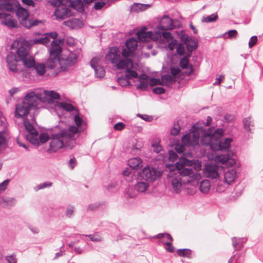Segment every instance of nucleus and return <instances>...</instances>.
<instances>
[{
	"instance_id": "obj_1",
	"label": "nucleus",
	"mask_w": 263,
	"mask_h": 263,
	"mask_svg": "<svg viewBox=\"0 0 263 263\" xmlns=\"http://www.w3.org/2000/svg\"><path fill=\"white\" fill-rule=\"evenodd\" d=\"M202 124H204V121L198 120V139L200 133L201 145L209 148H200L198 158L206 156L209 161H214L225 165L227 168L234 166L236 164V160L233 157V152L230 150L233 139L225 137L224 131L222 128L215 129L213 127H209L205 129L199 126Z\"/></svg>"
},
{
	"instance_id": "obj_2",
	"label": "nucleus",
	"mask_w": 263,
	"mask_h": 263,
	"mask_svg": "<svg viewBox=\"0 0 263 263\" xmlns=\"http://www.w3.org/2000/svg\"><path fill=\"white\" fill-rule=\"evenodd\" d=\"M197 124L193 125L192 129L189 133L184 135L181 142L177 144L175 149L182 156L179 161L175 164L178 171V174L173 177L171 179V184L174 191L178 193L180 192L182 184H187L191 187H187L188 193L193 194L196 192L197 185V172H194L191 168H184V166H191L195 164V160H190L187 158L192 157L191 148L197 145ZM195 170H196L195 168Z\"/></svg>"
},
{
	"instance_id": "obj_3",
	"label": "nucleus",
	"mask_w": 263,
	"mask_h": 263,
	"mask_svg": "<svg viewBox=\"0 0 263 263\" xmlns=\"http://www.w3.org/2000/svg\"><path fill=\"white\" fill-rule=\"evenodd\" d=\"M78 132V127L74 125L64 128L62 124L52 129L50 135L48 153L56 152L65 146L73 148L76 144L75 136Z\"/></svg>"
},
{
	"instance_id": "obj_4",
	"label": "nucleus",
	"mask_w": 263,
	"mask_h": 263,
	"mask_svg": "<svg viewBox=\"0 0 263 263\" xmlns=\"http://www.w3.org/2000/svg\"><path fill=\"white\" fill-rule=\"evenodd\" d=\"M118 51L119 49L117 47L111 48L106 56V60L109 61L117 69L125 70L124 76L119 77L117 81L121 86H127L130 84L129 80L138 77V73L133 69V61L129 59H121Z\"/></svg>"
},
{
	"instance_id": "obj_5",
	"label": "nucleus",
	"mask_w": 263,
	"mask_h": 263,
	"mask_svg": "<svg viewBox=\"0 0 263 263\" xmlns=\"http://www.w3.org/2000/svg\"><path fill=\"white\" fill-rule=\"evenodd\" d=\"M0 10H5L9 12L15 11L21 24L27 28L36 26L40 22L36 20L28 19V11L21 7L20 3L16 1L0 0Z\"/></svg>"
},
{
	"instance_id": "obj_6",
	"label": "nucleus",
	"mask_w": 263,
	"mask_h": 263,
	"mask_svg": "<svg viewBox=\"0 0 263 263\" xmlns=\"http://www.w3.org/2000/svg\"><path fill=\"white\" fill-rule=\"evenodd\" d=\"M40 100H43L42 95H40L36 91L28 92L24 97L23 102L16 105L15 117H23L26 116L24 120L29 116L33 117L31 115H28L29 110L36 107ZM33 117L34 118V116Z\"/></svg>"
},
{
	"instance_id": "obj_7",
	"label": "nucleus",
	"mask_w": 263,
	"mask_h": 263,
	"mask_svg": "<svg viewBox=\"0 0 263 263\" xmlns=\"http://www.w3.org/2000/svg\"><path fill=\"white\" fill-rule=\"evenodd\" d=\"M24 125L28 134L26 135V139L30 143L35 146H39L40 142L44 143L48 140H50V137L47 133H42L39 136L38 132L34 128L36 124L35 118L31 116H28L23 122Z\"/></svg>"
},
{
	"instance_id": "obj_8",
	"label": "nucleus",
	"mask_w": 263,
	"mask_h": 263,
	"mask_svg": "<svg viewBox=\"0 0 263 263\" xmlns=\"http://www.w3.org/2000/svg\"><path fill=\"white\" fill-rule=\"evenodd\" d=\"M179 25L177 20H173L168 15H163L159 24L155 28L156 36L155 38L160 39L162 36L165 39H171L172 34L166 31L172 30Z\"/></svg>"
},
{
	"instance_id": "obj_9",
	"label": "nucleus",
	"mask_w": 263,
	"mask_h": 263,
	"mask_svg": "<svg viewBox=\"0 0 263 263\" xmlns=\"http://www.w3.org/2000/svg\"><path fill=\"white\" fill-rule=\"evenodd\" d=\"M214 161H209L206 163L203 169V174L209 178L215 180L217 182L220 177L221 171L223 170L225 165L219 163H216Z\"/></svg>"
},
{
	"instance_id": "obj_10",
	"label": "nucleus",
	"mask_w": 263,
	"mask_h": 263,
	"mask_svg": "<svg viewBox=\"0 0 263 263\" xmlns=\"http://www.w3.org/2000/svg\"><path fill=\"white\" fill-rule=\"evenodd\" d=\"M30 46L27 40H23L22 41H14L11 45V49H17L16 50V58L20 60H24L25 58L29 56V51Z\"/></svg>"
},
{
	"instance_id": "obj_11",
	"label": "nucleus",
	"mask_w": 263,
	"mask_h": 263,
	"mask_svg": "<svg viewBox=\"0 0 263 263\" xmlns=\"http://www.w3.org/2000/svg\"><path fill=\"white\" fill-rule=\"evenodd\" d=\"M51 4L54 6H58L54 12V15L57 20H64L73 15L71 10L66 6L61 5L62 0H51Z\"/></svg>"
},
{
	"instance_id": "obj_12",
	"label": "nucleus",
	"mask_w": 263,
	"mask_h": 263,
	"mask_svg": "<svg viewBox=\"0 0 263 263\" xmlns=\"http://www.w3.org/2000/svg\"><path fill=\"white\" fill-rule=\"evenodd\" d=\"M139 176L142 179L153 182L160 178L162 172L149 165H147L139 173Z\"/></svg>"
},
{
	"instance_id": "obj_13",
	"label": "nucleus",
	"mask_w": 263,
	"mask_h": 263,
	"mask_svg": "<svg viewBox=\"0 0 263 263\" xmlns=\"http://www.w3.org/2000/svg\"><path fill=\"white\" fill-rule=\"evenodd\" d=\"M78 55L76 53L70 52L68 54H63L58 58V63L62 71H65L72 66L77 61Z\"/></svg>"
},
{
	"instance_id": "obj_14",
	"label": "nucleus",
	"mask_w": 263,
	"mask_h": 263,
	"mask_svg": "<svg viewBox=\"0 0 263 263\" xmlns=\"http://www.w3.org/2000/svg\"><path fill=\"white\" fill-rule=\"evenodd\" d=\"M146 28L143 27L139 31H138L136 33L138 40L141 42H147L150 40H153L155 41L158 40L159 39L155 38L156 35L155 32V29L154 31H146Z\"/></svg>"
},
{
	"instance_id": "obj_15",
	"label": "nucleus",
	"mask_w": 263,
	"mask_h": 263,
	"mask_svg": "<svg viewBox=\"0 0 263 263\" xmlns=\"http://www.w3.org/2000/svg\"><path fill=\"white\" fill-rule=\"evenodd\" d=\"M64 43V40H53L49 48L50 57L59 58V55L61 52V46Z\"/></svg>"
},
{
	"instance_id": "obj_16",
	"label": "nucleus",
	"mask_w": 263,
	"mask_h": 263,
	"mask_svg": "<svg viewBox=\"0 0 263 263\" xmlns=\"http://www.w3.org/2000/svg\"><path fill=\"white\" fill-rule=\"evenodd\" d=\"M18 61L20 60L12 52L9 53L6 58V61L8 67L11 71L16 72L17 71V62Z\"/></svg>"
},
{
	"instance_id": "obj_17",
	"label": "nucleus",
	"mask_w": 263,
	"mask_h": 263,
	"mask_svg": "<svg viewBox=\"0 0 263 263\" xmlns=\"http://www.w3.org/2000/svg\"><path fill=\"white\" fill-rule=\"evenodd\" d=\"M0 19L1 24L9 27H15L17 26V23L12 18L10 14L6 13H0Z\"/></svg>"
},
{
	"instance_id": "obj_18",
	"label": "nucleus",
	"mask_w": 263,
	"mask_h": 263,
	"mask_svg": "<svg viewBox=\"0 0 263 263\" xmlns=\"http://www.w3.org/2000/svg\"><path fill=\"white\" fill-rule=\"evenodd\" d=\"M201 178V175L198 173V190L202 193H208L211 186V182L208 179H203L199 181Z\"/></svg>"
},
{
	"instance_id": "obj_19",
	"label": "nucleus",
	"mask_w": 263,
	"mask_h": 263,
	"mask_svg": "<svg viewBox=\"0 0 263 263\" xmlns=\"http://www.w3.org/2000/svg\"><path fill=\"white\" fill-rule=\"evenodd\" d=\"M40 95H42L43 100H40V103L41 102H45L46 98L47 99H59L60 98V95L53 91L43 90L40 92H36Z\"/></svg>"
},
{
	"instance_id": "obj_20",
	"label": "nucleus",
	"mask_w": 263,
	"mask_h": 263,
	"mask_svg": "<svg viewBox=\"0 0 263 263\" xmlns=\"http://www.w3.org/2000/svg\"><path fill=\"white\" fill-rule=\"evenodd\" d=\"M236 177V171L235 169L232 168L227 171L224 174V183L228 185H231L234 182Z\"/></svg>"
},
{
	"instance_id": "obj_21",
	"label": "nucleus",
	"mask_w": 263,
	"mask_h": 263,
	"mask_svg": "<svg viewBox=\"0 0 263 263\" xmlns=\"http://www.w3.org/2000/svg\"><path fill=\"white\" fill-rule=\"evenodd\" d=\"M28 43H29L31 47L36 44H42L45 46H47L50 42L49 38L47 36H41L38 38H35L27 40Z\"/></svg>"
},
{
	"instance_id": "obj_22",
	"label": "nucleus",
	"mask_w": 263,
	"mask_h": 263,
	"mask_svg": "<svg viewBox=\"0 0 263 263\" xmlns=\"http://www.w3.org/2000/svg\"><path fill=\"white\" fill-rule=\"evenodd\" d=\"M16 202L14 198L0 197V205L3 208H9L13 206Z\"/></svg>"
},
{
	"instance_id": "obj_23",
	"label": "nucleus",
	"mask_w": 263,
	"mask_h": 263,
	"mask_svg": "<svg viewBox=\"0 0 263 263\" xmlns=\"http://www.w3.org/2000/svg\"><path fill=\"white\" fill-rule=\"evenodd\" d=\"M128 164L131 168L138 170L142 166V160L138 158H133L128 161Z\"/></svg>"
},
{
	"instance_id": "obj_24",
	"label": "nucleus",
	"mask_w": 263,
	"mask_h": 263,
	"mask_svg": "<svg viewBox=\"0 0 263 263\" xmlns=\"http://www.w3.org/2000/svg\"><path fill=\"white\" fill-rule=\"evenodd\" d=\"M70 6L78 12H83L84 11L83 3L81 0H74L71 2Z\"/></svg>"
},
{
	"instance_id": "obj_25",
	"label": "nucleus",
	"mask_w": 263,
	"mask_h": 263,
	"mask_svg": "<svg viewBox=\"0 0 263 263\" xmlns=\"http://www.w3.org/2000/svg\"><path fill=\"white\" fill-rule=\"evenodd\" d=\"M232 246L235 251L237 250H241L243 248V243L245 241H242V239L240 238H237L234 237L232 238Z\"/></svg>"
},
{
	"instance_id": "obj_26",
	"label": "nucleus",
	"mask_w": 263,
	"mask_h": 263,
	"mask_svg": "<svg viewBox=\"0 0 263 263\" xmlns=\"http://www.w3.org/2000/svg\"><path fill=\"white\" fill-rule=\"evenodd\" d=\"M149 184L144 181H139L135 185V190L140 193L145 192L147 189Z\"/></svg>"
},
{
	"instance_id": "obj_27",
	"label": "nucleus",
	"mask_w": 263,
	"mask_h": 263,
	"mask_svg": "<svg viewBox=\"0 0 263 263\" xmlns=\"http://www.w3.org/2000/svg\"><path fill=\"white\" fill-rule=\"evenodd\" d=\"M57 105L59 108L67 111H72L75 109L74 107L72 105L66 102H57Z\"/></svg>"
},
{
	"instance_id": "obj_28",
	"label": "nucleus",
	"mask_w": 263,
	"mask_h": 263,
	"mask_svg": "<svg viewBox=\"0 0 263 263\" xmlns=\"http://www.w3.org/2000/svg\"><path fill=\"white\" fill-rule=\"evenodd\" d=\"M218 19V16L217 13H212L207 16H203L201 19L202 22L207 23H213L216 22Z\"/></svg>"
},
{
	"instance_id": "obj_29",
	"label": "nucleus",
	"mask_w": 263,
	"mask_h": 263,
	"mask_svg": "<svg viewBox=\"0 0 263 263\" xmlns=\"http://www.w3.org/2000/svg\"><path fill=\"white\" fill-rule=\"evenodd\" d=\"M161 80L162 84H164L167 86H170L176 81L175 79L173 78L172 76L170 74H164L162 76Z\"/></svg>"
},
{
	"instance_id": "obj_30",
	"label": "nucleus",
	"mask_w": 263,
	"mask_h": 263,
	"mask_svg": "<svg viewBox=\"0 0 263 263\" xmlns=\"http://www.w3.org/2000/svg\"><path fill=\"white\" fill-rule=\"evenodd\" d=\"M137 45V40L135 38L131 37L126 41V47L127 48L130 49L133 51L136 49Z\"/></svg>"
},
{
	"instance_id": "obj_31",
	"label": "nucleus",
	"mask_w": 263,
	"mask_h": 263,
	"mask_svg": "<svg viewBox=\"0 0 263 263\" xmlns=\"http://www.w3.org/2000/svg\"><path fill=\"white\" fill-rule=\"evenodd\" d=\"M33 69L38 75L43 76L46 71V66L42 63H37L34 66Z\"/></svg>"
},
{
	"instance_id": "obj_32",
	"label": "nucleus",
	"mask_w": 263,
	"mask_h": 263,
	"mask_svg": "<svg viewBox=\"0 0 263 263\" xmlns=\"http://www.w3.org/2000/svg\"><path fill=\"white\" fill-rule=\"evenodd\" d=\"M21 61L23 62L24 65L26 67L28 68H34V66L36 64L34 59L30 56L27 57V58H25L24 60H22Z\"/></svg>"
},
{
	"instance_id": "obj_33",
	"label": "nucleus",
	"mask_w": 263,
	"mask_h": 263,
	"mask_svg": "<svg viewBox=\"0 0 263 263\" xmlns=\"http://www.w3.org/2000/svg\"><path fill=\"white\" fill-rule=\"evenodd\" d=\"M185 47L189 52H192L194 50H195L196 48V44L193 42L192 40H189L187 39H186V41L184 43Z\"/></svg>"
},
{
	"instance_id": "obj_34",
	"label": "nucleus",
	"mask_w": 263,
	"mask_h": 263,
	"mask_svg": "<svg viewBox=\"0 0 263 263\" xmlns=\"http://www.w3.org/2000/svg\"><path fill=\"white\" fill-rule=\"evenodd\" d=\"M191 252L189 249H181L178 250L177 253L179 256L189 258L191 255Z\"/></svg>"
},
{
	"instance_id": "obj_35",
	"label": "nucleus",
	"mask_w": 263,
	"mask_h": 263,
	"mask_svg": "<svg viewBox=\"0 0 263 263\" xmlns=\"http://www.w3.org/2000/svg\"><path fill=\"white\" fill-rule=\"evenodd\" d=\"M97 77L99 78L103 77L105 76V71L103 66L99 65L93 68Z\"/></svg>"
},
{
	"instance_id": "obj_36",
	"label": "nucleus",
	"mask_w": 263,
	"mask_h": 263,
	"mask_svg": "<svg viewBox=\"0 0 263 263\" xmlns=\"http://www.w3.org/2000/svg\"><path fill=\"white\" fill-rule=\"evenodd\" d=\"M58 64H59L58 58L50 57V59L49 60L47 63V66L49 68L53 69L55 68Z\"/></svg>"
},
{
	"instance_id": "obj_37",
	"label": "nucleus",
	"mask_w": 263,
	"mask_h": 263,
	"mask_svg": "<svg viewBox=\"0 0 263 263\" xmlns=\"http://www.w3.org/2000/svg\"><path fill=\"white\" fill-rule=\"evenodd\" d=\"M84 236L88 237L92 241L100 242L102 240L101 236L98 233L90 235H85Z\"/></svg>"
},
{
	"instance_id": "obj_38",
	"label": "nucleus",
	"mask_w": 263,
	"mask_h": 263,
	"mask_svg": "<svg viewBox=\"0 0 263 263\" xmlns=\"http://www.w3.org/2000/svg\"><path fill=\"white\" fill-rule=\"evenodd\" d=\"M98 1L95 3L94 8L95 10H98L101 9L106 4H107L109 0H97Z\"/></svg>"
},
{
	"instance_id": "obj_39",
	"label": "nucleus",
	"mask_w": 263,
	"mask_h": 263,
	"mask_svg": "<svg viewBox=\"0 0 263 263\" xmlns=\"http://www.w3.org/2000/svg\"><path fill=\"white\" fill-rule=\"evenodd\" d=\"M216 182L217 183L216 191L218 193H222L224 192L226 189V187L225 185L223 184L222 181L218 179L217 181Z\"/></svg>"
},
{
	"instance_id": "obj_40",
	"label": "nucleus",
	"mask_w": 263,
	"mask_h": 263,
	"mask_svg": "<svg viewBox=\"0 0 263 263\" xmlns=\"http://www.w3.org/2000/svg\"><path fill=\"white\" fill-rule=\"evenodd\" d=\"M227 34L226 39H234L238 35V32L235 29H231L226 32Z\"/></svg>"
},
{
	"instance_id": "obj_41",
	"label": "nucleus",
	"mask_w": 263,
	"mask_h": 263,
	"mask_svg": "<svg viewBox=\"0 0 263 263\" xmlns=\"http://www.w3.org/2000/svg\"><path fill=\"white\" fill-rule=\"evenodd\" d=\"M133 50L128 48H124L122 50L121 52L122 57L120 56L121 59H128V57H130L132 54Z\"/></svg>"
},
{
	"instance_id": "obj_42",
	"label": "nucleus",
	"mask_w": 263,
	"mask_h": 263,
	"mask_svg": "<svg viewBox=\"0 0 263 263\" xmlns=\"http://www.w3.org/2000/svg\"><path fill=\"white\" fill-rule=\"evenodd\" d=\"M250 119V117H248L244 118L242 120L243 128L248 131L250 130V127L251 125Z\"/></svg>"
},
{
	"instance_id": "obj_43",
	"label": "nucleus",
	"mask_w": 263,
	"mask_h": 263,
	"mask_svg": "<svg viewBox=\"0 0 263 263\" xmlns=\"http://www.w3.org/2000/svg\"><path fill=\"white\" fill-rule=\"evenodd\" d=\"M5 131L3 130L0 132V147H4L6 144V139L5 137Z\"/></svg>"
},
{
	"instance_id": "obj_44",
	"label": "nucleus",
	"mask_w": 263,
	"mask_h": 263,
	"mask_svg": "<svg viewBox=\"0 0 263 263\" xmlns=\"http://www.w3.org/2000/svg\"><path fill=\"white\" fill-rule=\"evenodd\" d=\"M74 121L78 127H82L85 125L84 121L79 115H77L74 116Z\"/></svg>"
},
{
	"instance_id": "obj_45",
	"label": "nucleus",
	"mask_w": 263,
	"mask_h": 263,
	"mask_svg": "<svg viewBox=\"0 0 263 263\" xmlns=\"http://www.w3.org/2000/svg\"><path fill=\"white\" fill-rule=\"evenodd\" d=\"M180 130V127L178 123H175L174 124L173 127L171 130V134L173 136L178 135Z\"/></svg>"
},
{
	"instance_id": "obj_46",
	"label": "nucleus",
	"mask_w": 263,
	"mask_h": 263,
	"mask_svg": "<svg viewBox=\"0 0 263 263\" xmlns=\"http://www.w3.org/2000/svg\"><path fill=\"white\" fill-rule=\"evenodd\" d=\"M176 51L178 54L179 55H183L185 51V44L181 43L177 44L176 47Z\"/></svg>"
},
{
	"instance_id": "obj_47",
	"label": "nucleus",
	"mask_w": 263,
	"mask_h": 263,
	"mask_svg": "<svg viewBox=\"0 0 263 263\" xmlns=\"http://www.w3.org/2000/svg\"><path fill=\"white\" fill-rule=\"evenodd\" d=\"M140 83L137 86V89L145 90L148 86V82L147 80L146 81H139Z\"/></svg>"
},
{
	"instance_id": "obj_48",
	"label": "nucleus",
	"mask_w": 263,
	"mask_h": 263,
	"mask_svg": "<svg viewBox=\"0 0 263 263\" xmlns=\"http://www.w3.org/2000/svg\"><path fill=\"white\" fill-rule=\"evenodd\" d=\"M52 185V183L50 182H45L37 185L35 187V191H39L46 187H50Z\"/></svg>"
},
{
	"instance_id": "obj_49",
	"label": "nucleus",
	"mask_w": 263,
	"mask_h": 263,
	"mask_svg": "<svg viewBox=\"0 0 263 263\" xmlns=\"http://www.w3.org/2000/svg\"><path fill=\"white\" fill-rule=\"evenodd\" d=\"M168 155V160L172 162L176 161L178 157L177 154L173 151H169Z\"/></svg>"
},
{
	"instance_id": "obj_50",
	"label": "nucleus",
	"mask_w": 263,
	"mask_h": 263,
	"mask_svg": "<svg viewBox=\"0 0 263 263\" xmlns=\"http://www.w3.org/2000/svg\"><path fill=\"white\" fill-rule=\"evenodd\" d=\"M258 37L256 35L251 36L249 41V47L252 48L257 42Z\"/></svg>"
},
{
	"instance_id": "obj_51",
	"label": "nucleus",
	"mask_w": 263,
	"mask_h": 263,
	"mask_svg": "<svg viewBox=\"0 0 263 263\" xmlns=\"http://www.w3.org/2000/svg\"><path fill=\"white\" fill-rule=\"evenodd\" d=\"M179 64L183 69L187 68L189 65V60L187 57H184L181 59Z\"/></svg>"
},
{
	"instance_id": "obj_52",
	"label": "nucleus",
	"mask_w": 263,
	"mask_h": 263,
	"mask_svg": "<svg viewBox=\"0 0 263 263\" xmlns=\"http://www.w3.org/2000/svg\"><path fill=\"white\" fill-rule=\"evenodd\" d=\"M172 241L169 240V241L164 243V244L166 246L165 249L170 253L174 252L175 250L174 247L172 246Z\"/></svg>"
},
{
	"instance_id": "obj_53",
	"label": "nucleus",
	"mask_w": 263,
	"mask_h": 263,
	"mask_svg": "<svg viewBox=\"0 0 263 263\" xmlns=\"http://www.w3.org/2000/svg\"><path fill=\"white\" fill-rule=\"evenodd\" d=\"M76 22H80L81 24H82L81 22L79 21L78 20H72L64 21V24L68 27L74 28L75 27V24Z\"/></svg>"
},
{
	"instance_id": "obj_54",
	"label": "nucleus",
	"mask_w": 263,
	"mask_h": 263,
	"mask_svg": "<svg viewBox=\"0 0 263 263\" xmlns=\"http://www.w3.org/2000/svg\"><path fill=\"white\" fill-rule=\"evenodd\" d=\"M9 182V179H6L3 182L0 183V193L4 191L7 189Z\"/></svg>"
},
{
	"instance_id": "obj_55",
	"label": "nucleus",
	"mask_w": 263,
	"mask_h": 263,
	"mask_svg": "<svg viewBox=\"0 0 263 263\" xmlns=\"http://www.w3.org/2000/svg\"><path fill=\"white\" fill-rule=\"evenodd\" d=\"M149 84L152 86H154L157 85H162V82L161 80L153 78L151 79Z\"/></svg>"
},
{
	"instance_id": "obj_56",
	"label": "nucleus",
	"mask_w": 263,
	"mask_h": 263,
	"mask_svg": "<svg viewBox=\"0 0 263 263\" xmlns=\"http://www.w3.org/2000/svg\"><path fill=\"white\" fill-rule=\"evenodd\" d=\"M180 69L178 67H173L171 68V72L172 75L174 77V78L177 77V76L180 73Z\"/></svg>"
},
{
	"instance_id": "obj_57",
	"label": "nucleus",
	"mask_w": 263,
	"mask_h": 263,
	"mask_svg": "<svg viewBox=\"0 0 263 263\" xmlns=\"http://www.w3.org/2000/svg\"><path fill=\"white\" fill-rule=\"evenodd\" d=\"M234 119V116L228 113H226L224 116V120L227 123H230Z\"/></svg>"
},
{
	"instance_id": "obj_58",
	"label": "nucleus",
	"mask_w": 263,
	"mask_h": 263,
	"mask_svg": "<svg viewBox=\"0 0 263 263\" xmlns=\"http://www.w3.org/2000/svg\"><path fill=\"white\" fill-rule=\"evenodd\" d=\"M74 208L72 205H69L67 208L66 215L67 217H70L74 212Z\"/></svg>"
},
{
	"instance_id": "obj_59",
	"label": "nucleus",
	"mask_w": 263,
	"mask_h": 263,
	"mask_svg": "<svg viewBox=\"0 0 263 263\" xmlns=\"http://www.w3.org/2000/svg\"><path fill=\"white\" fill-rule=\"evenodd\" d=\"M153 92L156 94L161 95L165 92V89L161 87H157L153 88Z\"/></svg>"
},
{
	"instance_id": "obj_60",
	"label": "nucleus",
	"mask_w": 263,
	"mask_h": 263,
	"mask_svg": "<svg viewBox=\"0 0 263 263\" xmlns=\"http://www.w3.org/2000/svg\"><path fill=\"white\" fill-rule=\"evenodd\" d=\"M155 237L158 238H164V237H167V239L168 240H170L171 241H173V238L171 236V235L167 233H160L158 234L157 236H155Z\"/></svg>"
},
{
	"instance_id": "obj_61",
	"label": "nucleus",
	"mask_w": 263,
	"mask_h": 263,
	"mask_svg": "<svg viewBox=\"0 0 263 263\" xmlns=\"http://www.w3.org/2000/svg\"><path fill=\"white\" fill-rule=\"evenodd\" d=\"M6 259L9 263H16L17 262L15 256L13 255L6 256Z\"/></svg>"
},
{
	"instance_id": "obj_62",
	"label": "nucleus",
	"mask_w": 263,
	"mask_h": 263,
	"mask_svg": "<svg viewBox=\"0 0 263 263\" xmlns=\"http://www.w3.org/2000/svg\"><path fill=\"white\" fill-rule=\"evenodd\" d=\"M224 77L223 75H219L218 77H217L216 78L215 82L213 83V85H219L220 83H221L223 80H224Z\"/></svg>"
},
{
	"instance_id": "obj_63",
	"label": "nucleus",
	"mask_w": 263,
	"mask_h": 263,
	"mask_svg": "<svg viewBox=\"0 0 263 263\" xmlns=\"http://www.w3.org/2000/svg\"><path fill=\"white\" fill-rule=\"evenodd\" d=\"M125 127V124L122 122H118L114 125V129L117 130H121Z\"/></svg>"
},
{
	"instance_id": "obj_64",
	"label": "nucleus",
	"mask_w": 263,
	"mask_h": 263,
	"mask_svg": "<svg viewBox=\"0 0 263 263\" xmlns=\"http://www.w3.org/2000/svg\"><path fill=\"white\" fill-rule=\"evenodd\" d=\"M98 59L97 58L95 57L91 59V60L90 62V64L93 69L99 66L98 65Z\"/></svg>"
}]
</instances>
